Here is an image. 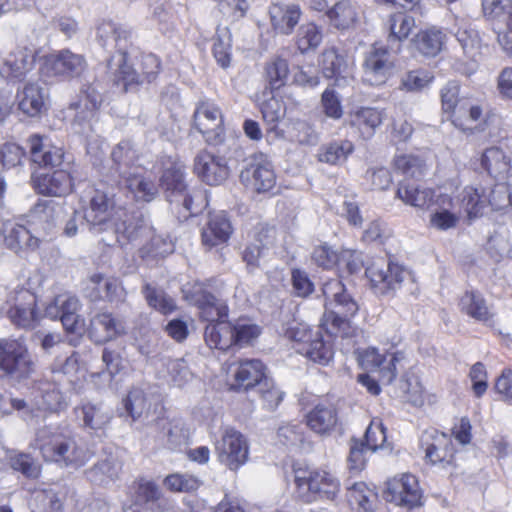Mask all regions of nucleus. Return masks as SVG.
Segmentation results:
<instances>
[{
    "label": "nucleus",
    "mask_w": 512,
    "mask_h": 512,
    "mask_svg": "<svg viewBox=\"0 0 512 512\" xmlns=\"http://www.w3.org/2000/svg\"><path fill=\"white\" fill-rule=\"evenodd\" d=\"M461 203L469 217H476L487 207V195L483 189L467 186L461 193Z\"/></svg>",
    "instance_id": "obj_55"
},
{
    "label": "nucleus",
    "mask_w": 512,
    "mask_h": 512,
    "mask_svg": "<svg viewBox=\"0 0 512 512\" xmlns=\"http://www.w3.org/2000/svg\"><path fill=\"white\" fill-rule=\"evenodd\" d=\"M167 382L176 387H183L189 383L193 374L183 359H173L166 363Z\"/></svg>",
    "instance_id": "obj_61"
},
{
    "label": "nucleus",
    "mask_w": 512,
    "mask_h": 512,
    "mask_svg": "<svg viewBox=\"0 0 512 512\" xmlns=\"http://www.w3.org/2000/svg\"><path fill=\"white\" fill-rule=\"evenodd\" d=\"M194 126L209 144H218L223 139V114L218 105L201 101L194 112Z\"/></svg>",
    "instance_id": "obj_14"
},
{
    "label": "nucleus",
    "mask_w": 512,
    "mask_h": 512,
    "mask_svg": "<svg viewBox=\"0 0 512 512\" xmlns=\"http://www.w3.org/2000/svg\"><path fill=\"white\" fill-rule=\"evenodd\" d=\"M235 389L248 390L255 385H260L265 377V366L260 360H245L240 362L234 374Z\"/></svg>",
    "instance_id": "obj_39"
},
{
    "label": "nucleus",
    "mask_w": 512,
    "mask_h": 512,
    "mask_svg": "<svg viewBox=\"0 0 512 512\" xmlns=\"http://www.w3.org/2000/svg\"><path fill=\"white\" fill-rule=\"evenodd\" d=\"M347 498L356 512H374L378 499L376 492L364 482H355L348 486Z\"/></svg>",
    "instance_id": "obj_41"
},
{
    "label": "nucleus",
    "mask_w": 512,
    "mask_h": 512,
    "mask_svg": "<svg viewBox=\"0 0 512 512\" xmlns=\"http://www.w3.org/2000/svg\"><path fill=\"white\" fill-rule=\"evenodd\" d=\"M482 166L494 178L503 179L511 170V158L498 147H491L482 155Z\"/></svg>",
    "instance_id": "obj_45"
},
{
    "label": "nucleus",
    "mask_w": 512,
    "mask_h": 512,
    "mask_svg": "<svg viewBox=\"0 0 512 512\" xmlns=\"http://www.w3.org/2000/svg\"><path fill=\"white\" fill-rule=\"evenodd\" d=\"M295 484L299 497L306 503L320 499L334 501L341 487L339 479L324 469H296Z\"/></svg>",
    "instance_id": "obj_5"
},
{
    "label": "nucleus",
    "mask_w": 512,
    "mask_h": 512,
    "mask_svg": "<svg viewBox=\"0 0 512 512\" xmlns=\"http://www.w3.org/2000/svg\"><path fill=\"white\" fill-rule=\"evenodd\" d=\"M7 316L20 328H34L40 320L36 295L27 289L16 291L13 303L7 310Z\"/></svg>",
    "instance_id": "obj_15"
},
{
    "label": "nucleus",
    "mask_w": 512,
    "mask_h": 512,
    "mask_svg": "<svg viewBox=\"0 0 512 512\" xmlns=\"http://www.w3.org/2000/svg\"><path fill=\"white\" fill-rule=\"evenodd\" d=\"M35 54L27 48L17 49L0 60V75L10 80H22L32 70Z\"/></svg>",
    "instance_id": "obj_25"
},
{
    "label": "nucleus",
    "mask_w": 512,
    "mask_h": 512,
    "mask_svg": "<svg viewBox=\"0 0 512 512\" xmlns=\"http://www.w3.org/2000/svg\"><path fill=\"white\" fill-rule=\"evenodd\" d=\"M275 240L273 228H262L255 239L249 244L243 253L244 261L250 266H257L259 259L263 256L265 249L271 246Z\"/></svg>",
    "instance_id": "obj_51"
},
{
    "label": "nucleus",
    "mask_w": 512,
    "mask_h": 512,
    "mask_svg": "<svg viewBox=\"0 0 512 512\" xmlns=\"http://www.w3.org/2000/svg\"><path fill=\"white\" fill-rule=\"evenodd\" d=\"M124 330L123 323L115 319L111 314L99 313L91 319L88 334L91 340L101 344L124 333Z\"/></svg>",
    "instance_id": "obj_33"
},
{
    "label": "nucleus",
    "mask_w": 512,
    "mask_h": 512,
    "mask_svg": "<svg viewBox=\"0 0 512 512\" xmlns=\"http://www.w3.org/2000/svg\"><path fill=\"white\" fill-rule=\"evenodd\" d=\"M130 219L126 211L116 208L113 195L100 189L94 190L84 212V220L94 233L111 231L110 236L102 238L108 246L114 243L124 245L136 238L138 227L128 223Z\"/></svg>",
    "instance_id": "obj_1"
},
{
    "label": "nucleus",
    "mask_w": 512,
    "mask_h": 512,
    "mask_svg": "<svg viewBox=\"0 0 512 512\" xmlns=\"http://www.w3.org/2000/svg\"><path fill=\"white\" fill-rule=\"evenodd\" d=\"M432 206L435 209L430 214V227L440 231H447L457 226L462 216L461 209L451 196L439 193Z\"/></svg>",
    "instance_id": "obj_20"
},
{
    "label": "nucleus",
    "mask_w": 512,
    "mask_h": 512,
    "mask_svg": "<svg viewBox=\"0 0 512 512\" xmlns=\"http://www.w3.org/2000/svg\"><path fill=\"white\" fill-rule=\"evenodd\" d=\"M326 15L338 30L353 28L359 18L358 8L350 0H339L327 10Z\"/></svg>",
    "instance_id": "obj_40"
},
{
    "label": "nucleus",
    "mask_w": 512,
    "mask_h": 512,
    "mask_svg": "<svg viewBox=\"0 0 512 512\" xmlns=\"http://www.w3.org/2000/svg\"><path fill=\"white\" fill-rule=\"evenodd\" d=\"M8 463L13 470L21 472L27 478H37L40 475V465L29 454L13 452L8 456Z\"/></svg>",
    "instance_id": "obj_64"
},
{
    "label": "nucleus",
    "mask_w": 512,
    "mask_h": 512,
    "mask_svg": "<svg viewBox=\"0 0 512 512\" xmlns=\"http://www.w3.org/2000/svg\"><path fill=\"white\" fill-rule=\"evenodd\" d=\"M123 407L133 421L138 420L147 410L148 401L144 391L133 388L122 401Z\"/></svg>",
    "instance_id": "obj_60"
},
{
    "label": "nucleus",
    "mask_w": 512,
    "mask_h": 512,
    "mask_svg": "<svg viewBox=\"0 0 512 512\" xmlns=\"http://www.w3.org/2000/svg\"><path fill=\"white\" fill-rule=\"evenodd\" d=\"M0 243L8 249L18 252L23 249L35 250L40 246V237L26 224L7 222L0 232Z\"/></svg>",
    "instance_id": "obj_22"
},
{
    "label": "nucleus",
    "mask_w": 512,
    "mask_h": 512,
    "mask_svg": "<svg viewBox=\"0 0 512 512\" xmlns=\"http://www.w3.org/2000/svg\"><path fill=\"white\" fill-rule=\"evenodd\" d=\"M232 231L231 222L225 212L211 213L206 225L202 229V243L208 248L226 243Z\"/></svg>",
    "instance_id": "obj_29"
},
{
    "label": "nucleus",
    "mask_w": 512,
    "mask_h": 512,
    "mask_svg": "<svg viewBox=\"0 0 512 512\" xmlns=\"http://www.w3.org/2000/svg\"><path fill=\"white\" fill-rule=\"evenodd\" d=\"M18 108L29 117L38 116L44 109L46 94L38 83H27L17 92Z\"/></svg>",
    "instance_id": "obj_38"
},
{
    "label": "nucleus",
    "mask_w": 512,
    "mask_h": 512,
    "mask_svg": "<svg viewBox=\"0 0 512 512\" xmlns=\"http://www.w3.org/2000/svg\"><path fill=\"white\" fill-rule=\"evenodd\" d=\"M420 446L425 452V459L432 465L443 469L454 466V447L450 436L436 429L425 430L420 438Z\"/></svg>",
    "instance_id": "obj_13"
},
{
    "label": "nucleus",
    "mask_w": 512,
    "mask_h": 512,
    "mask_svg": "<svg viewBox=\"0 0 512 512\" xmlns=\"http://www.w3.org/2000/svg\"><path fill=\"white\" fill-rule=\"evenodd\" d=\"M364 81L370 85H381L386 82L392 68L388 50L374 46L364 62Z\"/></svg>",
    "instance_id": "obj_24"
},
{
    "label": "nucleus",
    "mask_w": 512,
    "mask_h": 512,
    "mask_svg": "<svg viewBox=\"0 0 512 512\" xmlns=\"http://www.w3.org/2000/svg\"><path fill=\"white\" fill-rule=\"evenodd\" d=\"M403 358L400 353L381 354L376 348H368L362 355L365 365L379 370L384 383H391L397 374V363Z\"/></svg>",
    "instance_id": "obj_32"
},
{
    "label": "nucleus",
    "mask_w": 512,
    "mask_h": 512,
    "mask_svg": "<svg viewBox=\"0 0 512 512\" xmlns=\"http://www.w3.org/2000/svg\"><path fill=\"white\" fill-rule=\"evenodd\" d=\"M143 293L149 306L163 314L171 313L176 308L174 300L161 289L146 284Z\"/></svg>",
    "instance_id": "obj_59"
},
{
    "label": "nucleus",
    "mask_w": 512,
    "mask_h": 512,
    "mask_svg": "<svg viewBox=\"0 0 512 512\" xmlns=\"http://www.w3.org/2000/svg\"><path fill=\"white\" fill-rule=\"evenodd\" d=\"M32 184L39 193L47 196L61 197L69 194L72 190V179L65 170H57L51 174L34 173Z\"/></svg>",
    "instance_id": "obj_23"
},
{
    "label": "nucleus",
    "mask_w": 512,
    "mask_h": 512,
    "mask_svg": "<svg viewBox=\"0 0 512 512\" xmlns=\"http://www.w3.org/2000/svg\"><path fill=\"white\" fill-rule=\"evenodd\" d=\"M354 147L349 141L333 142L320 148L318 159L331 165L341 164L346 161Z\"/></svg>",
    "instance_id": "obj_53"
},
{
    "label": "nucleus",
    "mask_w": 512,
    "mask_h": 512,
    "mask_svg": "<svg viewBox=\"0 0 512 512\" xmlns=\"http://www.w3.org/2000/svg\"><path fill=\"white\" fill-rule=\"evenodd\" d=\"M241 181L258 193L271 191L276 184V175L268 157L262 153L247 159L240 173Z\"/></svg>",
    "instance_id": "obj_12"
},
{
    "label": "nucleus",
    "mask_w": 512,
    "mask_h": 512,
    "mask_svg": "<svg viewBox=\"0 0 512 512\" xmlns=\"http://www.w3.org/2000/svg\"><path fill=\"white\" fill-rule=\"evenodd\" d=\"M205 341L211 348L227 350L235 341L232 324L227 321L208 324L205 328Z\"/></svg>",
    "instance_id": "obj_46"
},
{
    "label": "nucleus",
    "mask_w": 512,
    "mask_h": 512,
    "mask_svg": "<svg viewBox=\"0 0 512 512\" xmlns=\"http://www.w3.org/2000/svg\"><path fill=\"white\" fill-rule=\"evenodd\" d=\"M322 292L327 312L321 326L330 335L347 336L350 328L348 318L357 313L359 309L357 302L338 279L326 281L323 284Z\"/></svg>",
    "instance_id": "obj_2"
},
{
    "label": "nucleus",
    "mask_w": 512,
    "mask_h": 512,
    "mask_svg": "<svg viewBox=\"0 0 512 512\" xmlns=\"http://www.w3.org/2000/svg\"><path fill=\"white\" fill-rule=\"evenodd\" d=\"M438 194L431 188L409 181L398 184L396 198L414 208L427 209L435 202Z\"/></svg>",
    "instance_id": "obj_28"
},
{
    "label": "nucleus",
    "mask_w": 512,
    "mask_h": 512,
    "mask_svg": "<svg viewBox=\"0 0 512 512\" xmlns=\"http://www.w3.org/2000/svg\"><path fill=\"white\" fill-rule=\"evenodd\" d=\"M351 251H342L338 254L332 250L329 246L321 245L314 249L312 253V260L320 267L329 269L334 267L336 264L341 263L343 260L351 257Z\"/></svg>",
    "instance_id": "obj_62"
},
{
    "label": "nucleus",
    "mask_w": 512,
    "mask_h": 512,
    "mask_svg": "<svg viewBox=\"0 0 512 512\" xmlns=\"http://www.w3.org/2000/svg\"><path fill=\"white\" fill-rule=\"evenodd\" d=\"M75 414L83 427L91 430L104 429L112 418L110 410L102 403H83L75 408Z\"/></svg>",
    "instance_id": "obj_36"
},
{
    "label": "nucleus",
    "mask_w": 512,
    "mask_h": 512,
    "mask_svg": "<svg viewBox=\"0 0 512 512\" xmlns=\"http://www.w3.org/2000/svg\"><path fill=\"white\" fill-rule=\"evenodd\" d=\"M387 494L389 501L397 506L413 509L422 505V490L417 478L411 474H403L389 481Z\"/></svg>",
    "instance_id": "obj_16"
},
{
    "label": "nucleus",
    "mask_w": 512,
    "mask_h": 512,
    "mask_svg": "<svg viewBox=\"0 0 512 512\" xmlns=\"http://www.w3.org/2000/svg\"><path fill=\"white\" fill-rule=\"evenodd\" d=\"M232 36L227 27H218L215 41L213 44V55L217 63L226 68L231 61Z\"/></svg>",
    "instance_id": "obj_56"
},
{
    "label": "nucleus",
    "mask_w": 512,
    "mask_h": 512,
    "mask_svg": "<svg viewBox=\"0 0 512 512\" xmlns=\"http://www.w3.org/2000/svg\"><path fill=\"white\" fill-rule=\"evenodd\" d=\"M394 169L406 177L418 178L424 174V161L412 154H400L394 157Z\"/></svg>",
    "instance_id": "obj_57"
},
{
    "label": "nucleus",
    "mask_w": 512,
    "mask_h": 512,
    "mask_svg": "<svg viewBox=\"0 0 512 512\" xmlns=\"http://www.w3.org/2000/svg\"><path fill=\"white\" fill-rule=\"evenodd\" d=\"M102 103V95L92 85L85 86L78 100L70 105L75 110L72 122L73 130L86 137L93 131V122L97 118Z\"/></svg>",
    "instance_id": "obj_10"
},
{
    "label": "nucleus",
    "mask_w": 512,
    "mask_h": 512,
    "mask_svg": "<svg viewBox=\"0 0 512 512\" xmlns=\"http://www.w3.org/2000/svg\"><path fill=\"white\" fill-rule=\"evenodd\" d=\"M386 117L385 109L361 107L350 115V123L363 139L371 138Z\"/></svg>",
    "instance_id": "obj_35"
},
{
    "label": "nucleus",
    "mask_w": 512,
    "mask_h": 512,
    "mask_svg": "<svg viewBox=\"0 0 512 512\" xmlns=\"http://www.w3.org/2000/svg\"><path fill=\"white\" fill-rule=\"evenodd\" d=\"M273 29L283 35H290L301 17V9L296 4H272L269 7Z\"/></svg>",
    "instance_id": "obj_34"
},
{
    "label": "nucleus",
    "mask_w": 512,
    "mask_h": 512,
    "mask_svg": "<svg viewBox=\"0 0 512 512\" xmlns=\"http://www.w3.org/2000/svg\"><path fill=\"white\" fill-rule=\"evenodd\" d=\"M365 273L372 286L381 294L400 289L410 278L409 271L403 266L383 259L373 261Z\"/></svg>",
    "instance_id": "obj_9"
},
{
    "label": "nucleus",
    "mask_w": 512,
    "mask_h": 512,
    "mask_svg": "<svg viewBox=\"0 0 512 512\" xmlns=\"http://www.w3.org/2000/svg\"><path fill=\"white\" fill-rule=\"evenodd\" d=\"M442 109L452 114L455 121L461 120L466 111V101L459 100V85L456 82L447 83L441 90Z\"/></svg>",
    "instance_id": "obj_52"
},
{
    "label": "nucleus",
    "mask_w": 512,
    "mask_h": 512,
    "mask_svg": "<svg viewBox=\"0 0 512 512\" xmlns=\"http://www.w3.org/2000/svg\"><path fill=\"white\" fill-rule=\"evenodd\" d=\"M194 171L208 185H219L229 175L226 160L205 150L195 157Z\"/></svg>",
    "instance_id": "obj_19"
},
{
    "label": "nucleus",
    "mask_w": 512,
    "mask_h": 512,
    "mask_svg": "<svg viewBox=\"0 0 512 512\" xmlns=\"http://www.w3.org/2000/svg\"><path fill=\"white\" fill-rule=\"evenodd\" d=\"M459 307L462 312L479 322L487 323L494 316L482 295L475 291L465 292L460 298Z\"/></svg>",
    "instance_id": "obj_42"
},
{
    "label": "nucleus",
    "mask_w": 512,
    "mask_h": 512,
    "mask_svg": "<svg viewBox=\"0 0 512 512\" xmlns=\"http://www.w3.org/2000/svg\"><path fill=\"white\" fill-rule=\"evenodd\" d=\"M337 422V411L331 404H318L306 415L307 426L319 435H328Z\"/></svg>",
    "instance_id": "obj_37"
},
{
    "label": "nucleus",
    "mask_w": 512,
    "mask_h": 512,
    "mask_svg": "<svg viewBox=\"0 0 512 512\" xmlns=\"http://www.w3.org/2000/svg\"><path fill=\"white\" fill-rule=\"evenodd\" d=\"M190 301L200 310L201 317L209 324H215L227 317L228 307L225 303L216 299L211 293L204 291L201 286H195L190 296Z\"/></svg>",
    "instance_id": "obj_27"
},
{
    "label": "nucleus",
    "mask_w": 512,
    "mask_h": 512,
    "mask_svg": "<svg viewBox=\"0 0 512 512\" xmlns=\"http://www.w3.org/2000/svg\"><path fill=\"white\" fill-rule=\"evenodd\" d=\"M321 41L322 32L314 23H306L300 26L296 43L302 53L315 49Z\"/></svg>",
    "instance_id": "obj_63"
},
{
    "label": "nucleus",
    "mask_w": 512,
    "mask_h": 512,
    "mask_svg": "<svg viewBox=\"0 0 512 512\" xmlns=\"http://www.w3.org/2000/svg\"><path fill=\"white\" fill-rule=\"evenodd\" d=\"M399 391L404 401L414 405L424 404V389L418 377L413 374H406L399 383Z\"/></svg>",
    "instance_id": "obj_54"
},
{
    "label": "nucleus",
    "mask_w": 512,
    "mask_h": 512,
    "mask_svg": "<svg viewBox=\"0 0 512 512\" xmlns=\"http://www.w3.org/2000/svg\"><path fill=\"white\" fill-rule=\"evenodd\" d=\"M80 307V301L76 296L61 294L46 306L45 315L51 319H59L66 332L81 336L85 324L84 319L78 314Z\"/></svg>",
    "instance_id": "obj_11"
},
{
    "label": "nucleus",
    "mask_w": 512,
    "mask_h": 512,
    "mask_svg": "<svg viewBox=\"0 0 512 512\" xmlns=\"http://www.w3.org/2000/svg\"><path fill=\"white\" fill-rule=\"evenodd\" d=\"M35 363L23 342L3 340L0 342V371L14 379L29 377Z\"/></svg>",
    "instance_id": "obj_8"
},
{
    "label": "nucleus",
    "mask_w": 512,
    "mask_h": 512,
    "mask_svg": "<svg viewBox=\"0 0 512 512\" xmlns=\"http://www.w3.org/2000/svg\"><path fill=\"white\" fill-rule=\"evenodd\" d=\"M445 34L435 28L422 30L413 39L416 50L427 57L436 56L443 48Z\"/></svg>",
    "instance_id": "obj_47"
},
{
    "label": "nucleus",
    "mask_w": 512,
    "mask_h": 512,
    "mask_svg": "<svg viewBox=\"0 0 512 512\" xmlns=\"http://www.w3.org/2000/svg\"><path fill=\"white\" fill-rule=\"evenodd\" d=\"M301 354L315 363L326 365L333 357V349L331 344L323 339L321 330L316 328L312 341L301 347Z\"/></svg>",
    "instance_id": "obj_49"
},
{
    "label": "nucleus",
    "mask_w": 512,
    "mask_h": 512,
    "mask_svg": "<svg viewBox=\"0 0 512 512\" xmlns=\"http://www.w3.org/2000/svg\"><path fill=\"white\" fill-rule=\"evenodd\" d=\"M121 463L113 457L99 461L86 471L87 478L95 484L106 485L118 478Z\"/></svg>",
    "instance_id": "obj_50"
},
{
    "label": "nucleus",
    "mask_w": 512,
    "mask_h": 512,
    "mask_svg": "<svg viewBox=\"0 0 512 512\" xmlns=\"http://www.w3.org/2000/svg\"><path fill=\"white\" fill-rule=\"evenodd\" d=\"M55 210L56 203L53 200H41L26 216V225L40 237L41 242L54 226Z\"/></svg>",
    "instance_id": "obj_26"
},
{
    "label": "nucleus",
    "mask_w": 512,
    "mask_h": 512,
    "mask_svg": "<svg viewBox=\"0 0 512 512\" xmlns=\"http://www.w3.org/2000/svg\"><path fill=\"white\" fill-rule=\"evenodd\" d=\"M232 328L234 344L240 347L252 344L261 334V328L249 319H238Z\"/></svg>",
    "instance_id": "obj_58"
},
{
    "label": "nucleus",
    "mask_w": 512,
    "mask_h": 512,
    "mask_svg": "<svg viewBox=\"0 0 512 512\" xmlns=\"http://www.w3.org/2000/svg\"><path fill=\"white\" fill-rule=\"evenodd\" d=\"M415 28V19L409 15L398 13L389 19V35L388 43L390 49L398 52L400 50V42L408 38L412 30Z\"/></svg>",
    "instance_id": "obj_44"
},
{
    "label": "nucleus",
    "mask_w": 512,
    "mask_h": 512,
    "mask_svg": "<svg viewBox=\"0 0 512 512\" xmlns=\"http://www.w3.org/2000/svg\"><path fill=\"white\" fill-rule=\"evenodd\" d=\"M160 185L165 190L166 198L170 203H181L192 216L201 213L208 205V195L205 190H187L184 173L180 168L166 169L160 178Z\"/></svg>",
    "instance_id": "obj_6"
},
{
    "label": "nucleus",
    "mask_w": 512,
    "mask_h": 512,
    "mask_svg": "<svg viewBox=\"0 0 512 512\" xmlns=\"http://www.w3.org/2000/svg\"><path fill=\"white\" fill-rule=\"evenodd\" d=\"M35 445L45 461L64 466H82L89 459L86 450L59 428L43 427L36 432Z\"/></svg>",
    "instance_id": "obj_3"
},
{
    "label": "nucleus",
    "mask_w": 512,
    "mask_h": 512,
    "mask_svg": "<svg viewBox=\"0 0 512 512\" xmlns=\"http://www.w3.org/2000/svg\"><path fill=\"white\" fill-rule=\"evenodd\" d=\"M111 158L120 178L139 168L135 166L138 159L137 151L130 141L118 143L111 152Z\"/></svg>",
    "instance_id": "obj_48"
},
{
    "label": "nucleus",
    "mask_w": 512,
    "mask_h": 512,
    "mask_svg": "<svg viewBox=\"0 0 512 512\" xmlns=\"http://www.w3.org/2000/svg\"><path fill=\"white\" fill-rule=\"evenodd\" d=\"M86 68L84 56L62 50L45 57L42 73L45 76L78 77Z\"/></svg>",
    "instance_id": "obj_18"
},
{
    "label": "nucleus",
    "mask_w": 512,
    "mask_h": 512,
    "mask_svg": "<svg viewBox=\"0 0 512 512\" xmlns=\"http://www.w3.org/2000/svg\"><path fill=\"white\" fill-rule=\"evenodd\" d=\"M37 393L34 403L30 405L29 411L24 412L26 420L39 416L34 413V407H36L37 411H57L67 405L64 395L55 383H43Z\"/></svg>",
    "instance_id": "obj_30"
},
{
    "label": "nucleus",
    "mask_w": 512,
    "mask_h": 512,
    "mask_svg": "<svg viewBox=\"0 0 512 512\" xmlns=\"http://www.w3.org/2000/svg\"><path fill=\"white\" fill-rule=\"evenodd\" d=\"M218 461L231 471H237L249 459L250 445L247 437L234 427H225L215 443Z\"/></svg>",
    "instance_id": "obj_7"
},
{
    "label": "nucleus",
    "mask_w": 512,
    "mask_h": 512,
    "mask_svg": "<svg viewBox=\"0 0 512 512\" xmlns=\"http://www.w3.org/2000/svg\"><path fill=\"white\" fill-rule=\"evenodd\" d=\"M120 184L137 201L150 202L158 194V188L155 183L144 175L142 168H135L134 171L120 178Z\"/></svg>",
    "instance_id": "obj_31"
},
{
    "label": "nucleus",
    "mask_w": 512,
    "mask_h": 512,
    "mask_svg": "<svg viewBox=\"0 0 512 512\" xmlns=\"http://www.w3.org/2000/svg\"><path fill=\"white\" fill-rule=\"evenodd\" d=\"M96 39L104 48H115L118 59L129 55L133 47V32L111 20H102L96 26Z\"/></svg>",
    "instance_id": "obj_17"
},
{
    "label": "nucleus",
    "mask_w": 512,
    "mask_h": 512,
    "mask_svg": "<svg viewBox=\"0 0 512 512\" xmlns=\"http://www.w3.org/2000/svg\"><path fill=\"white\" fill-rule=\"evenodd\" d=\"M108 70L116 85H122L124 91L136 88L144 83L153 82L161 70L160 59L151 53L142 54L135 69L128 64V55L117 59L112 57L107 63Z\"/></svg>",
    "instance_id": "obj_4"
},
{
    "label": "nucleus",
    "mask_w": 512,
    "mask_h": 512,
    "mask_svg": "<svg viewBox=\"0 0 512 512\" xmlns=\"http://www.w3.org/2000/svg\"><path fill=\"white\" fill-rule=\"evenodd\" d=\"M320 65L323 76L334 79V86L346 87L353 82L352 65L335 49H327L322 53Z\"/></svg>",
    "instance_id": "obj_21"
},
{
    "label": "nucleus",
    "mask_w": 512,
    "mask_h": 512,
    "mask_svg": "<svg viewBox=\"0 0 512 512\" xmlns=\"http://www.w3.org/2000/svg\"><path fill=\"white\" fill-rule=\"evenodd\" d=\"M31 158L40 166H59L63 162L64 152L59 147H45L38 135L29 138Z\"/></svg>",
    "instance_id": "obj_43"
}]
</instances>
